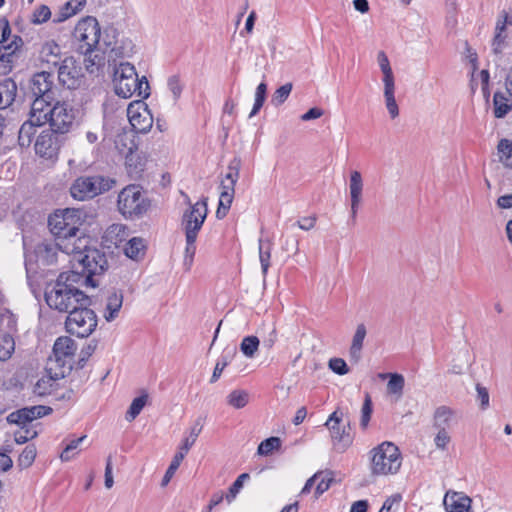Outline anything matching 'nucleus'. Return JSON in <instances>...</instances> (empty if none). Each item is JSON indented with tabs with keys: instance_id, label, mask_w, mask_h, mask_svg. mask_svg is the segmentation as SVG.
Wrapping results in <instances>:
<instances>
[{
	"instance_id": "obj_21",
	"label": "nucleus",
	"mask_w": 512,
	"mask_h": 512,
	"mask_svg": "<svg viewBox=\"0 0 512 512\" xmlns=\"http://www.w3.org/2000/svg\"><path fill=\"white\" fill-rule=\"evenodd\" d=\"M77 350V345L73 339L68 336L57 338L53 346L54 361L58 366L64 367L70 362Z\"/></svg>"
},
{
	"instance_id": "obj_47",
	"label": "nucleus",
	"mask_w": 512,
	"mask_h": 512,
	"mask_svg": "<svg viewBox=\"0 0 512 512\" xmlns=\"http://www.w3.org/2000/svg\"><path fill=\"white\" fill-rule=\"evenodd\" d=\"M292 83H286L280 86L272 95L271 104L274 107L281 106L289 97L292 91Z\"/></svg>"
},
{
	"instance_id": "obj_3",
	"label": "nucleus",
	"mask_w": 512,
	"mask_h": 512,
	"mask_svg": "<svg viewBox=\"0 0 512 512\" xmlns=\"http://www.w3.org/2000/svg\"><path fill=\"white\" fill-rule=\"evenodd\" d=\"M114 90L122 98L133 95L146 99L150 95V86L145 76L139 78L135 67L129 62H121L114 71Z\"/></svg>"
},
{
	"instance_id": "obj_36",
	"label": "nucleus",
	"mask_w": 512,
	"mask_h": 512,
	"mask_svg": "<svg viewBox=\"0 0 512 512\" xmlns=\"http://www.w3.org/2000/svg\"><path fill=\"white\" fill-rule=\"evenodd\" d=\"M63 376H64V373L62 372L61 374L55 373L54 376L46 375V376L41 377L35 383L33 392L38 396H45V395L50 394L53 391L55 381Z\"/></svg>"
},
{
	"instance_id": "obj_45",
	"label": "nucleus",
	"mask_w": 512,
	"mask_h": 512,
	"mask_svg": "<svg viewBox=\"0 0 512 512\" xmlns=\"http://www.w3.org/2000/svg\"><path fill=\"white\" fill-rule=\"evenodd\" d=\"M147 399L148 395L144 394L132 401L125 417L127 421H133L140 414L147 403Z\"/></svg>"
},
{
	"instance_id": "obj_64",
	"label": "nucleus",
	"mask_w": 512,
	"mask_h": 512,
	"mask_svg": "<svg viewBox=\"0 0 512 512\" xmlns=\"http://www.w3.org/2000/svg\"><path fill=\"white\" fill-rule=\"evenodd\" d=\"M316 220V216L302 217L297 221L296 225L302 230L309 231L314 228Z\"/></svg>"
},
{
	"instance_id": "obj_31",
	"label": "nucleus",
	"mask_w": 512,
	"mask_h": 512,
	"mask_svg": "<svg viewBox=\"0 0 512 512\" xmlns=\"http://www.w3.org/2000/svg\"><path fill=\"white\" fill-rule=\"evenodd\" d=\"M17 85L12 79L0 82V109L9 107L15 100Z\"/></svg>"
},
{
	"instance_id": "obj_50",
	"label": "nucleus",
	"mask_w": 512,
	"mask_h": 512,
	"mask_svg": "<svg viewBox=\"0 0 512 512\" xmlns=\"http://www.w3.org/2000/svg\"><path fill=\"white\" fill-rule=\"evenodd\" d=\"M36 457V447L34 445H28L24 448L18 458V466L21 468L30 467Z\"/></svg>"
},
{
	"instance_id": "obj_52",
	"label": "nucleus",
	"mask_w": 512,
	"mask_h": 512,
	"mask_svg": "<svg viewBox=\"0 0 512 512\" xmlns=\"http://www.w3.org/2000/svg\"><path fill=\"white\" fill-rule=\"evenodd\" d=\"M281 440L278 437H270L260 443L257 452L260 455H269L273 450L280 447Z\"/></svg>"
},
{
	"instance_id": "obj_33",
	"label": "nucleus",
	"mask_w": 512,
	"mask_h": 512,
	"mask_svg": "<svg viewBox=\"0 0 512 512\" xmlns=\"http://www.w3.org/2000/svg\"><path fill=\"white\" fill-rule=\"evenodd\" d=\"M512 110V103L509 97L503 92L497 91L493 95V115L497 119H502Z\"/></svg>"
},
{
	"instance_id": "obj_40",
	"label": "nucleus",
	"mask_w": 512,
	"mask_h": 512,
	"mask_svg": "<svg viewBox=\"0 0 512 512\" xmlns=\"http://www.w3.org/2000/svg\"><path fill=\"white\" fill-rule=\"evenodd\" d=\"M271 248L272 243L270 241H267L265 244L263 239H259V260L264 277L266 276L270 266Z\"/></svg>"
},
{
	"instance_id": "obj_10",
	"label": "nucleus",
	"mask_w": 512,
	"mask_h": 512,
	"mask_svg": "<svg viewBox=\"0 0 512 512\" xmlns=\"http://www.w3.org/2000/svg\"><path fill=\"white\" fill-rule=\"evenodd\" d=\"M371 470L374 475L395 474L401 467V455L392 442H383L371 451Z\"/></svg>"
},
{
	"instance_id": "obj_11",
	"label": "nucleus",
	"mask_w": 512,
	"mask_h": 512,
	"mask_svg": "<svg viewBox=\"0 0 512 512\" xmlns=\"http://www.w3.org/2000/svg\"><path fill=\"white\" fill-rule=\"evenodd\" d=\"M240 168L241 159L234 157L228 164V172L221 180L219 204L216 211V217L218 219H223L231 207L235 194V185L240 175Z\"/></svg>"
},
{
	"instance_id": "obj_12",
	"label": "nucleus",
	"mask_w": 512,
	"mask_h": 512,
	"mask_svg": "<svg viewBox=\"0 0 512 512\" xmlns=\"http://www.w3.org/2000/svg\"><path fill=\"white\" fill-rule=\"evenodd\" d=\"M81 306L71 310L65 321L67 332L80 338L88 337L97 327V316L95 312Z\"/></svg>"
},
{
	"instance_id": "obj_37",
	"label": "nucleus",
	"mask_w": 512,
	"mask_h": 512,
	"mask_svg": "<svg viewBox=\"0 0 512 512\" xmlns=\"http://www.w3.org/2000/svg\"><path fill=\"white\" fill-rule=\"evenodd\" d=\"M15 350V340L10 333L0 334V361L9 359Z\"/></svg>"
},
{
	"instance_id": "obj_5",
	"label": "nucleus",
	"mask_w": 512,
	"mask_h": 512,
	"mask_svg": "<svg viewBox=\"0 0 512 512\" xmlns=\"http://www.w3.org/2000/svg\"><path fill=\"white\" fill-rule=\"evenodd\" d=\"M71 255L70 262L83 277H89L88 284H92V276L102 273L107 263L105 255L98 249L88 247V238L85 237V245L82 248L75 249L73 252H64Z\"/></svg>"
},
{
	"instance_id": "obj_39",
	"label": "nucleus",
	"mask_w": 512,
	"mask_h": 512,
	"mask_svg": "<svg viewBox=\"0 0 512 512\" xmlns=\"http://www.w3.org/2000/svg\"><path fill=\"white\" fill-rule=\"evenodd\" d=\"M19 429L14 432V440L18 444H24L35 438L38 434L37 430L28 424H17Z\"/></svg>"
},
{
	"instance_id": "obj_26",
	"label": "nucleus",
	"mask_w": 512,
	"mask_h": 512,
	"mask_svg": "<svg viewBox=\"0 0 512 512\" xmlns=\"http://www.w3.org/2000/svg\"><path fill=\"white\" fill-rule=\"evenodd\" d=\"M22 45V38L20 36L13 35L12 39L8 43L0 46V62L5 64V68L11 70L16 57V52Z\"/></svg>"
},
{
	"instance_id": "obj_54",
	"label": "nucleus",
	"mask_w": 512,
	"mask_h": 512,
	"mask_svg": "<svg viewBox=\"0 0 512 512\" xmlns=\"http://www.w3.org/2000/svg\"><path fill=\"white\" fill-rule=\"evenodd\" d=\"M249 479V474L243 473L238 476V478L234 481V483L229 488V492L226 495V500L231 503L237 494L240 492V490L243 487L244 481Z\"/></svg>"
},
{
	"instance_id": "obj_19",
	"label": "nucleus",
	"mask_w": 512,
	"mask_h": 512,
	"mask_svg": "<svg viewBox=\"0 0 512 512\" xmlns=\"http://www.w3.org/2000/svg\"><path fill=\"white\" fill-rule=\"evenodd\" d=\"M51 412L52 409L50 407L43 405L25 407L10 413L7 417V421L13 424L31 425L32 421L48 415Z\"/></svg>"
},
{
	"instance_id": "obj_16",
	"label": "nucleus",
	"mask_w": 512,
	"mask_h": 512,
	"mask_svg": "<svg viewBox=\"0 0 512 512\" xmlns=\"http://www.w3.org/2000/svg\"><path fill=\"white\" fill-rule=\"evenodd\" d=\"M127 116L133 129L139 133L148 132L153 125V117L142 100L131 102L127 108Z\"/></svg>"
},
{
	"instance_id": "obj_43",
	"label": "nucleus",
	"mask_w": 512,
	"mask_h": 512,
	"mask_svg": "<svg viewBox=\"0 0 512 512\" xmlns=\"http://www.w3.org/2000/svg\"><path fill=\"white\" fill-rule=\"evenodd\" d=\"M404 385L405 379L403 375L398 373L390 374V379L387 383V391L388 393L396 395L397 398H399L403 393Z\"/></svg>"
},
{
	"instance_id": "obj_20",
	"label": "nucleus",
	"mask_w": 512,
	"mask_h": 512,
	"mask_svg": "<svg viewBox=\"0 0 512 512\" xmlns=\"http://www.w3.org/2000/svg\"><path fill=\"white\" fill-rule=\"evenodd\" d=\"M445 512H473L472 499L464 492L448 490L443 498Z\"/></svg>"
},
{
	"instance_id": "obj_56",
	"label": "nucleus",
	"mask_w": 512,
	"mask_h": 512,
	"mask_svg": "<svg viewBox=\"0 0 512 512\" xmlns=\"http://www.w3.org/2000/svg\"><path fill=\"white\" fill-rule=\"evenodd\" d=\"M167 86L173 95L174 101H177L183 90V83L181 82L180 77L178 75L170 76L167 80Z\"/></svg>"
},
{
	"instance_id": "obj_23",
	"label": "nucleus",
	"mask_w": 512,
	"mask_h": 512,
	"mask_svg": "<svg viewBox=\"0 0 512 512\" xmlns=\"http://www.w3.org/2000/svg\"><path fill=\"white\" fill-rule=\"evenodd\" d=\"M349 191L351 198V214L354 218L362 201L363 179L359 171L350 173Z\"/></svg>"
},
{
	"instance_id": "obj_53",
	"label": "nucleus",
	"mask_w": 512,
	"mask_h": 512,
	"mask_svg": "<svg viewBox=\"0 0 512 512\" xmlns=\"http://www.w3.org/2000/svg\"><path fill=\"white\" fill-rule=\"evenodd\" d=\"M372 414V401L369 394H366L364 403L361 408V418H360V426L362 429H366L368 427L370 418Z\"/></svg>"
},
{
	"instance_id": "obj_46",
	"label": "nucleus",
	"mask_w": 512,
	"mask_h": 512,
	"mask_svg": "<svg viewBox=\"0 0 512 512\" xmlns=\"http://www.w3.org/2000/svg\"><path fill=\"white\" fill-rule=\"evenodd\" d=\"M184 457H185V453H183V452H177L174 455V457H173V459H172V461H171V463H170L168 469L166 470V473H165V475H164V477L162 479V482H161V486L162 487H165V486L168 485V483L170 482V480L174 476L175 472L179 468V466H180L182 460L184 459Z\"/></svg>"
},
{
	"instance_id": "obj_44",
	"label": "nucleus",
	"mask_w": 512,
	"mask_h": 512,
	"mask_svg": "<svg viewBox=\"0 0 512 512\" xmlns=\"http://www.w3.org/2000/svg\"><path fill=\"white\" fill-rule=\"evenodd\" d=\"M202 428L203 424L201 422V419H197L190 428L189 435L183 440L182 449H185V455L196 442L199 434L202 431Z\"/></svg>"
},
{
	"instance_id": "obj_13",
	"label": "nucleus",
	"mask_w": 512,
	"mask_h": 512,
	"mask_svg": "<svg viewBox=\"0 0 512 512\" xmlns=\"http://www.w3.org/2000/svg\"><path fill=\"white\" fill-rule=\"evenodd\" d=\"M377 62L383 74V96L385 106L392 119H395L399 115L398 104L395 99V77L392 71L389 59L384 51H379L377 54Z\"/></svg>"
},
{
	"instance_id": "obj_18",
	"label": "nucleus",
	"mask_w": 512,
	"mask_h": 512,
	"mask_svg": "<svg viewBox=\"0 0 512 512\" xmlns=\"http://www.w3.org/2000/svg\"><path fill=\"white\" fill-rule=\"evenodd\" d=\"M59 82L68 89H75L80 86L82 73L81 67L76 64L72 57H66L61 61L58 68Z\"/></svg>"
},
{
	"instance_id": "obj_24",
	"label": "nucleus",
	"mask_w": 512,
	"mask_h": 512,
	"mask_svg": "<svg viewBox=\"0 0 512 512\" xmlns=\"http://www.w3.org/2000/svg\"><path fill=\"white\" fill-rule=\"evenodd\" d=\"M33 108L30 109L29 119L19 129L18 142L21 147H29L36 133V128L44 125L43 121H37Z\"/></svg>"
},
{
	"instance_id": "obj_38",
	"label": "nucleus",
	"mask_w": 512,
	"mask_h": 512,
	"mask_svg": "<svg viewBox=\"0 0 512 512\" xmlns=\"http://www.w3.org/2000/svg\"><path fill=\"white\" fill-rule=\"evenodd\" d=\"M227 404L235 409L245 407L249 402V393L245 390L236 389L227 395Z\"/></svg>"
},
{
	"instance_id": "obj_62",
	"label": "nucleus",
	"mask_w": 512,
	"mask_h": 512,
	"mask_svg": "<svg viewBox=\"0 0 512 512\" xmlns=\"http://www.w3.org/2000/svg\"><path fill=\"white\" fill-rule=\"evenodd\" d=\"M1 325H5L7 328L4 333H10L13 336V334L17 331V322L13 315L2 316Z\"/></svg>"
},
{
	"instance_id": "obj_7",
	"label": "nucleus",
	"mask_w": 512,
	"mask_h": 512,
	"mask_svg": "<svg viewBox=\"0 0 512 512\" xmlns=\"http://www.w3.org/2000/svg\"><path fill=\"white\" fill-rule=\"evenodd\" d=\"M117 207L125 218H139L150 208V201L143 195L139 185L130 184L119 192Z\"/></svg>"
},
{
	"instance_id": "obj_4",
	"label": "nucleus",
	"mask_w": 512,
	"mask_h": 512,
	"mask_svg": "<svg viewBox=\"0 0 512 512\" xmlns=\"http://www.w3.org/2000/svg\"><path fill=\"white\" fill-rule=\"evenodd\" d=\"M206 199L196 202L184 212L182 226L185 231L186 247L184 251V266L189 270L196 253V239L207 217Z\"/></svg>"
},
{
	"instance_id": "obj_55",
	"label": "nucleus",
	"mask_w": 512,
	"mask_h": 512,
	"mask_svg": "<svg viewBox=\"0 0 512 512\" xmlns=\"http://www.w3.org/2000/svg\"><path fill=\"white\" fill-rule=\"evenodd\" d=\"M116 43V30L113 28L106 29L104 35H101V45L97 47L103 51L106 49L114 50V44Z\"/></svg>"
},
{
	"instance_id": "obj_29",
	"label": "nucleus",
	"mask_w": 512,
	"mask_h": 512,
	"mask_svg": "<svg viewBox=\"0 0 512 512\" xmlns=\"http://www.w3.org/2000/svg\"><path fill=\"white\" fill-rule=\"evenodd\" d=\"M146 241L141 237H133L128 240L124 247V253L132 260L139 261L146 254Z\"/></svg>"
},
{
	"instance_id": "obj_1",
	"label": "nucleus",
	"mask_w": 512,
	"mask_h": 512,
	"mask_svg": "<svg viewBox=\"0 0 512 512\" xmlns=\"http://www.w3.org/2000/svg\"><path fill=\"white\" fill-rule=\"evenodd\" d=\"M89 280V277H83L74 270L61 273L56 282L46 290V303L50 308L65 313H70L81 306H90V297L80 289L81 285H87Z\"/></svg>"
},
{
	"instance_id": "obj_8",
	"label": "nucleus",
	"mask_w": 512,
	"mask_h": 512,
	"mask_svg": "<svg viewBox=\"0 0 512 512\" xmlns=\"http://www.w3.org/2000/svg\"><path fill=\"white\" fill-rule=\"evenodd\" d=\"M43 114L44 117H38L37 113L34 116L37 121H43L44 124L49 123L51 129L60 134L69 132L75 120L74 109L68 103L57 99L43 108L41 115Z\"/></svg>"
},
{
	"instance_id": "obj_41",
	"label": "nucleus",
	"mask_w": 512,
	"mask_h": 512,
	"mask_svg": "<svg viewBox=\"0 0 512 512\" xmlns=\"http://www.w3.org/2000/svg\"><path fill=\"white\" fill-rule=\"evenodd\" d=\"M86 4V0H70L68 1L61 11V16L56 20L57 22H61L66 20L67 18L77 14L81 11Z\"/></svg>"
},
{
	"instance_id": "obj_22",
	"label": "nucleus",
	"mask_w": 512,
	"mask_h": 512,
	"mask_svg": "<svg viewBox=\"0 0 512 512\" xmlns=\"http://www.w3.org/2000/svg\"><path fill=\"white\" fill-rule=\"evenodd\" d=\"M58 251H61L58 240L39 243L34 250L36 261L41 265H52L57 262Z\"/></svg>"
},
{
	"instance_id": "obj_30",
	"label": "nucleus",
	"mask_w": 512,
	"mask_h": 512,
	"mask_svg": "<svg viewBox=\"0 0 512 512\" xmlns=\"http://www.w3.org/2000/svg\"><path fill=\"white\" fill-rule=\"evenodd\" d=\"M123 304V294L121 292H112L106 301L104 311V318L106 321L111 322L118 317L119 311Z\"/></svg>"
},
{
	"instance_id": "obj_28",
	"label": "nucleus",
	"mask_w": 512,
	"mask_h": 512,
	"mask_svg": "<svg viewBox=\"0 0 512 512\" xmlns=\"http://www.w3.org/2000/svg\"><path fill=\"white\" fill-rule=\"evenodd\" d=\"M454 411L447 406L438 407L433 415V428L435 430H449L452 425Z\"/></svg>"
},
{
	"instance_id": "obj_48",
	"label": "nucleus",
	"mask_w": 512,
	"mask_h": 512,
	"mask_svg": "<svg viewBox=\"0 0 512 512\" xmlns=\"http://www.w3.org/2000/svg\"><path fill=\"white\" fill-rule=\"evenodd\" d=\"M266 92H267V85L264 82L260 83L257 86L256 91H255V101H254L253 108L250 112L249 118H252L253 116H255L259 112L261 107L263 106L265 99H266Z\"/></svg>"
},
{
	"instance_id": "obj_59",
	"label": "nucleus",
	"mask_w": 512,
	"mask_h": 512,
	"mask_svg": "<svg viewBox=\"0 0 512 512\" xmlns=\"http://www.w3.org/2000/svg\"><path fill=\"white\" fill-rule=\"evenodd\" d=\"M51 16V11L48 6L41 5L33 13L32 22L35 24H42L46 22Z\"/></svg>"
},
{
	"instance_id": "obj_32",
	"label": "nucleus",
	"mask_w": 512,
	"mask_h": 512,
	"mask_svg": "<svg viewBox=\"0 0 512 512\" xmlns=\"http://www.w3.org/2000/svg\"><path fill=\"white\" fill-rule=\"evenodd\" d=\"M367 330L363 323L358 324L353 335L352 344L349 350L350 358L357 363L361 358L363 342L366 337Z\"/></svg>"
},
{
	"instance_id": "obj_27",
	"label": "nucleus",
	"mask_w": 512,
	"mask_h": 512,
	"mask_svg": "<svg viewBox=\"0 0 512 512\" xmlns=\"http://www.w3.org/2000/svg\"><path fill=\"white\" fill-rule=\"evenodd\" d=\"M498 162L508 170H512V139L501 138L496 146Z\"/></svg>"
},
{
	"instance_id": "obj_25",
	"label": "nucleus",
	"mask_w": 512,
	"mask_h": 512,
	"mask_svg": "<svg viewBox=\"0 0 512 512\" xmlns=\"http://www.w3.org/2000/svg\"><path fill=\"white\" fill-rule=\"evenodd\" d=\"M39 61L50 66H58L61 63V48L54 41L44 43L39 51Z\"/></svg>"
},
{
	"instance_id": "obj_6",
	"label": "nucleus",
	"mask_w": 512,
	"mask_h": 512,
	"mask_svg": "<svg viewBox=\"0 0 512 512\" xmlns=\"http://www.w3.org/2000/svg\"><path fill=\"white\" fill-rule=\"evenodd\" d=\"M29 89L34 96L31 104L34 115L37 113L38 117H44V114L41 115L43 108L57 99L58 89L54 83V76L47 71L34 74L30 80Z\"/></svg>"
},
{
	"instance_id": "obj_61",
	"label": "nucleus",
	"mask_w": 512,
	"mask_h": 512,
	"mask_svg": "<svg viewBox=\"0 0 512 512\" xmlns=\"http://www.w3.org/2000/svg\"><path fill=\"white\" fill-rule=\"evenodd\" d=\"M11 36V28L9 22L6 19L0 20V44H6L9 42Z\"/></svg>"
},
{
	"instance_id": "obj_14",
	"label": "nucleus",
	"mask_w": 512,
	"mask_h": 512,
	"mask_svg": "<svg viewBox=\"0 0 512 512\" xmlns=\"http://www.w3.org/2000/svg\"><path fill=\"white\" fill-rule=\"evenodd\" d=\"M74 37L81 43L80 49L85 54L101 45V30L97 19L91 16L81 19L74 29Z\"/></svg>"
},
{
	"instance_id": "obj_34",
	"label": "nucleus",
	"mask_w": 512,
	"mask_h": 512,
	"mask_svg": "<svg viewBox=\"0 0 512 512\" xmlns=\"http://www.w3.org/2000/svg\"><path fill=\"white\" fill-rule=\"evenodd\" d=\"M128 236L127 227L124 224L115 223L105 231L104 238L111 245L118 246Z\"/></svg>"
},
{
	"instance_id": "obj_15",
	"label": "nucleus",
	"mask_w": 512,
	"mask_h": 512,
	"mask_svg": "<svg viewBox=\"0 0 512 512\" xmlns=\"http://www.w3.org/2000/svg\"><path fill=\"white\" fill-rule=\"evenodd\" d=\"M343 415L344 413L337 409L329 416L324 424L325 427L329 429L333 446L338 452H344L353 442V438L346 430V427L340 426Z\"/></svg>"
},
{
	"instance_id": "obj_63",
	"label": "nucleus",
	"mask_w": 512,
	"mask_h": 512,
	"mask_svg": "<svg viewBox=\"0 0 512 512\" xmlns=\"http://www.w3.org/2000/svg\"><path fill=\"white\" fill-rule=\"evenodd\" d=\"M477 399L480 401L481 409L485 410L489 406V393L487 389L479 384L476 386Z\"/></svg>"
},
{
	"instance_id": "obj_17",
	"label": "nucleus",
	"mask_w": 512,
	"mask_h": 512,
	"mask_svg": "<svg viewBox=\"0 0 512 512\" xmlns=\"http://www.w3.org/2000/svg\"><path fill=\"white\" fill-rule=\"evenodd\" d=\"M57 134L59 133L54 132L52 129L43 130L35 142L36 154L46 159L55 158L60 149V142Z\"/></svg>"
},
{
	"instance_id": "obj_57",
	"label": "nucleus",
	"mask_w": 512,
	"mask_h": 512,
	"mask_svg": "<svg viewBox=\"0 0 512 512\" xmlns=\"http://www.w3.org/2000/svg\"><path fill=\"white\" fill-rule=\"evenodd\" d=\"M320 473H321V477L316 481L317 482L316 489H315L316 497H319L324 492H326L329 489V487L333 481V478L331 477V475L329 473H324V472H320Z\"/></svg>"
},
{
	"instance_id": "obj_60",
	"label": "nucleus",
	"mask_w": 512,
	"mask_h": 512,
	"mask_svg": "<svg viewBox=\"0 0 512 512\" xmlns=\"http://www.w3.org/2000/svg\"><path fill=\"white\" fill-rule=\"evenodd\" d=\"M329 368L338 375H345L349 372L347 364L342 358L330 359Z\"/></svg>"
},
{
	"instance_id": "obj_49",
	"label": "nucleus",
	"mask_w": 512,
	"mask_h": 512,
	"mask_svg": "<svg viewBox=\"0 0 512 512\" xmlns=\"http://www.w3.org/2000/svg\"><path fill=\"white\" fill-rule=\"evenodd\" d=\"M433 438L434 445L437 450L446 451L449 444L452 441V437L449 430H435Z\"/></svg>"
},
{
	"instance_id": "obj_58",
	"label": "nucleus",
	"mask_w": 512,
	"mask_h": 512,
	"mask_svg": "<svg viewBox=\"0 0 512 512\" xmlns=\"http://www.w3.org/2000/svg\"><path fill=\"white\" fill-rule=\"evenodd\" d=\"M401 500L402 497L400 494L390 496L385 500L379 512H396L400 506Z\"/></svg>"
},
{
	"instance_id": "obj_35",
	"label": "nucleus",
	"mask_w": 512,
	"mask_h": 512,
	"mask_svg": "<svg viewBox=\"0 0 512 512\" xmlns=\"http://www.w3.org/2000/svg\"><path fill=\"white\" fill-rule=\"evenodd\" d=\"M237 350L235 347H227L223 350L219 360L217 361L213 374L211 376V383L216 382L224 368L232 361V359L236 356Z\"/></svg>"
},
{
	"instance_id": "obj_9",
	"label": "nucleus",
	"mask_w": 512,
	"mask_h": 512,
	"mask_svg": "<svg viewBox=\"0 0 512 512\" xmlns=\"http://www.w3.org/2000/svg\"><path fill=\"white\" fill-rule=\"evenodd\" d=\"M116 181L102 175L80 176L70 187L71 196L78 201L90 200L113 188Z\"/></svg>"
},
{
	"instance_id": "obj_42",
	"label": "nucleus",
	"mask_w": 512,
	"mask_h": 512,
	"mask_svg": "<svg viewBox=\"0 0 512 512\" xmlns=\"http://www.w3.org/2000/svg\"><path fill=\"white\" fill-rule=\"evenodd\" d=\"M260 341L256 336H246L240 344L241 352L248 358H253L258 351Z\"/></svg>"
},
{
	"instance_id": "obj_51",
	"label": "nucleus",
	"mask_w": 512,
	"mask_h": 512,
	"mask_svg": "<svg viewBox=\"0 0 512 512\" xmlns=\"http://www.w3.org/2000/svg\"><path fill=\"white\" fill-rule=\"evenodd\" d=\"M85 438H86V435H83L77 439L70 441V443L67 444L65 449L60 454L61 460L67 462V461H70L71 459H73L75 457V455L77 454L75 452V450H77L78 446L80 445V443L83 442V440Z\"/></svg>"
},
{
	"instance_id": "obj_2",
	"label": "nucleus",
	"mask_w": 512,
	"mask_h": 512,
	"mask_svg": "<svg viewBox=\"0 0 512 512\" xmlns=\"http://www.w3.org/2000/svg\"><path fill=\"white\" fill-rule=\"evenodd\" d=\"M81 211L67 208L57 211L48 219L51 233L58 240L61 252H73L85 245V237L78 236L82 225Z\"/></svg>"
}]
</instances>
